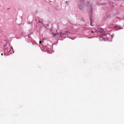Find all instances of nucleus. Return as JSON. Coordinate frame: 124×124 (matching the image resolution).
Masks as SVG:
<instances>
[{
    "label": "nucleus",
    "instance_id": "obj_1",
    "mask_svg": "<svg viewBox=\"0 0 124 124\" xmlns=\"http://www.w3.org/2000/svg\"><path fill=\"white\" fill-rule=\"evenodd\" d=\"M83 7L82 5H81V6H79L78 7L80 9H82Z\"/></svg>",
    "mask_w": 124,
    "mask_h": 124
},
{
    "label": "nucleus",
    "instance_id": "obj_2",
    "mask_svg": "<svg viewBox=\"0 0 124 124\" xmlns=\"http://www.w3.org/2000/svg\"><path fill=\"white\" fill-rule=\"evenodd\" d=\"M38 23H41V22H40V21H39L38 22Z\"/></svg>",
    "mask_w": 124,
    "mask_h": 124
},
{
    "label": "nucleus",
    "instance_id": "obj_3",
    "mask_svg": "<svg viewBox=\"0 0 124 124\" xmlns=\"http://www.w3.org/2000/svg\"><path fill=\"white\" fill-rule=\"evenodd\" d=\"M41 43H42V42H41V41H39V43H40V44H41Z\"/></svg>",
    "mask_w": 124,
    "mask_h": 124
},
{
    "label": "nucleus",
    "instance_id": "obj_4",
    "mask_svg": "<svg viewBox=\"0 0 124 124\" xmlns=\"http://www.w3.org/2000/svg\"><path fill=\"white\" fill-rule=\"evenodd\" d=\"M91 32L92 33H93V31H91Z\"/></svg>",
    "mask_w": 124,
    "mask_h": 124
},
{
    "label": "nucleus",
    "instance_id": "obj_5",
    "mask_svg": "<svg viewBox=\"0 0 124 124\" xmlns=\"http://www.w3.org/2000/svg\"><path fill=\"white\" fill-rule=\"evenodd\" d=\"M1 55H3V54H2V53H1Z\"/></svg>",
    "mask_w": 124,
    "mask_h": 124
},
{
    "label": "nucleus",
    "instance_id": "obj_6",
    "mask_svg": "<svg viewBox=\"0 0 124 124\" xmlns=\"http://www.w3.org/2000/svg\"><path fill=\"white\" fill-rule=\"evenodd\" d=\"M90 25H91L92 26V24H91V23H90Z\"/></svg>",
    "mask_w": 124,
    "mask_h": 124
}]
</instances>
